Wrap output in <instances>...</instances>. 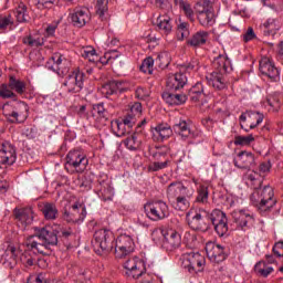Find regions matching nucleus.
I'll return each mask as SVG.
<instances>
[{
	"label": "nucleus",
	"instance_id": "nucleus-49",
	"mask_svg": "<svg viewBox=\"0 0 283 283\" xmlns=\"http://www.w3.org/2000/svg\"><path fill=\"white\" fill-rule=\"evenodd\" d=\"M155 63L161 69L168 67L169 63H171V55L168 52H161L157 55Z\"/></svg>",
	"mask_w": 283,
	"mask_h": 283
},
{
	"label": "nucleus",
	"instance_id": "nucleus-6",
	"mask_svg": "<svg viewBox=\"0 0 283 283\" xmlns=\"http://www.w3.org/2000/svg\"><path fill=\"white\" fill-rule=\"evenodd\" d=\"M256 190L251 195V200L260 211H269L275 207V199H273L274 192L271 186L264 188H255Z\"/></svg>",
	"mask_w": 283,
	"mask_h": 283
},
{
	"label": "nucleus",
	"instance_id": "nucleus-45",
	"mask_svg": "<svg viewBox=\"0 0 283 283\" xmlns=\"http://www.w3.org/2000/svg\"><path fill=\"white\" fill-rule=\"evenodd\" d=\"M14 28V20L12 15H0V34L7 32V30H12Z\"/></svg>",
	"mask_w": 283,
	"mask_h": 283
},
{
	"label": "nucleus",
	"instance_id": "nucleus-40",
	"mask_svg": "<svg viewBox=\"0 0 283 283\" xmlns=\"http://www.w3.org/2000/svg\"><path fill=\"white\" fill-rule=\"evenodd\" d=\"M13 14L18 23H25V21H28L29 19L28 7H25L23 2H20L15 10L13 11Z\"/></svg>",
	"mask_w": 283,
	"mask_h": 283
},
{
	"label": "nucleus",
	"instance_id": "nucleus-46",
	"mask_svg": "<svg viewBox=\"0 0 283 283\" xmlns=\"http://www.w3.org/2000/svg\"><path fill=\"white\" fill-rule=\"evenodd\" d=\"M23 43L30 48H40V45H43L44 40L41 35L34 34L23 38Z\"/></svg>",
	"mask_w": 283,
	"mask_h": 283
},
{
	"label": "nucleus",
	"instance_id": "nucleus-25",
	"mask_svg": "<svg viewBox=\"0 0 283 283\" xmlns=\"http://www.w3.org/2000/svg\"><path fill=\"white\" fill-rule=\"evenodd\" d=\"M259 70L261 74H264L265 76L271 78V81L280 80V71L277 70V67H275L273 61H271V59L266 56L261 59Z\"/></svg>",
	"mask_w": 283,
	"mask_h": 283
},
{
	"label": "nucleus",
	"instance_id": "nucleus-47",
	"mask_svg": "<svg viewBox=\"0 0 283 283\" xmlns=\"http://www.w3.org/2000/svg\"><path fill=\"white\" fill-rule=\"evenodd\" d=\"M108 3H109V0H96L95 10L99 19H105V14H107V10H108V7H107Z\"/></svg>",
	"mask_w": 283,
	"mask_h": 283
},
{
	"label": "nucleus",
	"instance_id": "nucleus-5",
	"mask_svg": "<svg viewBox=\"0 0 283 283\" xmlns=\"http://www.w3.org/2000/svg\"><path fill=\"white\" fill-rule=\"evenodd\" d=\"M19 262L24 264V266H32L34 264V260L28 254V251L23 252L21 247L9 245L4 254V265L9 269H14Z\"/></svg>",
	"mask_w": 283,
	"mask_h": 283
},
{
	"label": "nucleus",
	"instance_id": "nucleus-52",
	"mask_svg": "<svg viewBox=\"0 0 283 283\" xmlns=\"http://www.w3.org/2000/svg\"><path fill=\"white\" fill-rule=\"evenodd\" d=\"M140 72L144 74H154V57H146L143 61Z\"/></svg>",
	"mask_w": 283,
	"mask_h": 283
},
{
	"label": "nucleus",
	"instance_id": "nucleus-12",
	"mask_svg": "<svg viewBox=\"0 0 283 283\" xmlns=\"http://www.w3.org/2000/svg\"><path fill=\"white\" fill-rule=\"evenodd\" d=\"M155 161L148 165V171H161L171 167V156H169V148L167 146L157 147L153 153Z\"/></svg>",
	"mask_w": 283,
	"mask_h": 283
},
{
	"label": "nucleus",
	"instance_id": "nucleus-34",
	"mask_svg": "<svg viewBox=\"0 0 283 283\" xmlns=\"http://www.w3.org/2000/svg\"><path fill=\"white\" fill-rule=\"evenodd\" d=\"M208 84L214 87L216 90H224V73L213 72L207 76Z\"/></svg>",
	"mask_w": 283,
	"mask_h": 283
},
{
	"label": "nucleus",
	"instance_id": "nucleus-61",
	"mask_svg": "<svg viewBox=\"0 0 283 283\" xmlns=\"http://www.w3.org/2000/svg\"><path fill=\"white\" fill-rule=\"evenodd\" d=\"M130 114L132 116H136L139 117L140 114H143V104H140L139 102H135L132 106H130Z\"/></svg>",
	"mask_w": 283,
	"mask_h": 283
},
{
	"label": "nucleus",
	"instance_id": "nucleus-60",
	"mask_svg": "<svg viewBox=\"0 0 283 283\" xmlns=\"http://www.w3.org/2000/svg\"><path fill=\"white\" fill-rule=\"evenodd\" d=\"M61 23V19L54 20L52 23L48 24L45 32L48 36H54L56 32V28H59V24Z\"/></svg>",
	"mask_w": 283,
	"mask_h": 283
},
{
	"label": "nucleus",
	"instance_id": "nucleus-35",
	"mask_svg": "<svg viewBox=\"0 0 283 283\" xmlns=\"http://www.w3.org/2000/svg\"><path fill=\"white\" fill-rule=\"evenodd\" d=\"M163 98L168 105H182L187 103V95L185 94H174L166 92L163 94Z\"/></svg>",
	"mask_w": 283,
	"mask_h": 283
},
{
	"label": "nucleus",
	"instance_id": "nucleus-33",
	"mask_svg": "<svg viewBox=\"0 0 283 283\" xmlns=\"http://www.w3.org/2000/svg\"><path fill=\"white\" fill-rule=\"evenodd\" d=\"M214 67H217V72L221 74H227V72H231V60L226 54L219 55L213 61Z\"/></svg>",
	"mask_w": 283,
	"mask_h": 283
},
{
	"label": "nucleus",
	"instance_id": "nucleus-32",
	"mask_svg": "<svg viewBox=\"0 0 283 283\" xmlns=\"http://www.w3.org/2000/svg\"><path fill=\"white\" fill-rule=\"evenodd\" d=\"M280 28H282V25L280 24V20L274 19V18H269L263 23V34H264V36H275V34H277Z\"/></svg>",
	"mask_w": 283,
	"mask_h": 283
},
{
	"label": "nucleus",
	"instance_id": "nucleus-13",
	"mask_svg": "<svg viewBox=\"0 0 283 283\" xmlns=\"http://www.w3.org/2000/svg\"><path fill=\"white\" fill-rule=\"evenodd\" d=\"M2 109L4 116H7L10 123H24V120L28 118V104L23 102L15 103L14 109L12 112H10V105L8 104H4Z\"/></svg>",
	"mask_w": 283,
	"mask_h": 283
},
{
	"label": "nucleus",
	"instance_id": "nucleus-63",
	"mask_svg": "<svg viewBox=\"0 0 283 283\" xmlns=\"http://www.w3.org/2000/svg\"><path fill=\"white\" fill-rule=\"evenodd\" d=\"M123 123L127 126L128 130L132 132V127H134V125H136V116L134 115H127Z\"/></svg>",
	"mask_w": 283,
	"mask_h": 283
},
{
	"label": "nucleus",
	"instance_id": "nucleus-41",
	"mask_svg": "<svg viewBox=\"0 0 283 283\" xmlns=\"http://www.w3.org/2000/svg\"><path fill=\"white\" fill-rule=\"evenodd\" d=\"M254 271L258 273V275H261V277H269V275H271L273 272V266L264 261H260L255 264Z\"/></svg>",
	"mask_w": 283,
	"mask_h": 283
},
{
	"label": "nucleus",
	"instance_id": "nucleus-8",
	"mask_svg": "<svg viewBox=\"0 0 283 283\" xmlns=\"http://www.w3.org/2000/svg\"><path fill=\"white\" fill-rule=\"evenodd\" d=\"M151 235L155 241H158V238H164L163 247L166 251H176L181 244L180 233L176 230L155 229Z\"/></svg>",
	"mask_w": 283,
	"mask_h": 283
},
{
	"label": "nucleus",
	"instance_id": "nucleus-30",
	"mask_svg": "<svg viewBox=\"0 0 283 283\" xmlns=\"http://www.w3.org/2000/svg\"><path fill=\"white\" fill-rule=\"evenodd\" d=\"M174 132H176L184 140H187V138H198L200 136V133L191 130L185 120L175 124Z\"/></svg>",
	"mask_w": 283,
	"mask_h": 283
},
{
	"label": "nucleus",
	"instance_id": "nucleus-62",
	"mask_svg": "<svg viewBox=\"0 0 283 283\" xmlns=\"http://www.w3.org/2000/svg\"><path fill=\"white\" fill-rule=\"evenodd\" d=\"M132 85L128 82L125 81H116L115 92L118 94V92H127Z\"/></svg>",
	"mask_w": 283,
	"mask_h": 283
},
{
	"label": "nucleus",
	"instance_id": "nucleus-1",
	"mask_svg": "<svg viewBox=\"0 0 283 283\" xmlns=\"http://www.w3.org/2000/svg\"><path fill=\"white\" fill-rule=\"evenodd\" d=\"M187 220L191 229L198 231H207L209 229V222H211L220 238L227 235L229 231L227 214L221 210H213L210 214L205 210H200L199 212L190 211L187 213Z\"/></svg>",
	"mask_w": 283,
	"mask_h": 283
},
{
	"label": "nucleus",
	"instance_id": "nucleus-2",
	"mask_svg": "<svg viewBox=\"0 0 283 283\" xmlns=\"http://www.w3.org/2000/svg\"><path fill=\"white\" fill-rule=\"evenodd\" d=\"M33 235L27 238L24 244L27 249L35 250L38 253H43V249H50L59 244V231L46 226L44 228H33Z\"/></svg>",
	"mask_w": 283,
	"mask_h": 283
},
{
	"label": "nucleus",
	"instance_id": "nucleus-56",
	"mask_svg": "<svg viewBox=\"0 0 283 283\" xmlns=\"http://www.w3.org/2000/svg\"><path fill=\"white\" fill-rule=\"evenodd\" d=\"M101 198L104 201L112 200L114 198V188L109 185L104 186L101 191Z\"/></svg>",
	"mask_w": 283,
	"mask_h": 283
},
{
	"label": "nucleus",
	"instance_id": "nucleus-7",
	"mask_svg": "<svg viewBox=\"0 0 283 283\" xmlns=\"http://www.w3.org/2000/svg\"><path fill=\"white\" fill-rule=\"evenodd\" d=\"M195 12L200 25L203 28H211V25L216 24V11L209 0L197 2L195 4Z\"/></svg>",
	"mask_w": 283,
	"mask_h": 283
},
{
	"label": "nucleus",
	"instance_id": "nucleus-14",
	"mask_svg": "<svg viewBox=\"0 0 283 283\" xmlns=\"http://www.w3.org/2000/svg\"><path fill=\"white\" fill-rule=\"evenodd\" d=\"M84 83L85 73L77 67L67 75L66 80L64 81V87H66L67 92L78 94V92L83 90Z\"/></svg>",
	"mask_w": 283,
	"mask_h": 283
},
{
	"label": "nucleus",
	"instance_id": "nucleus-24",
	"mask_svg": "<svg viewBox=\"0 0 283 283\" xmlns=\"http://www.w3.org/2000/svg\"><path fill=\"white\" fill-rule=\"evenodd\" d=\"M87 217V210L83 203H75L71 207L69 212L64 213V218L67 222L81 223Z\"/></svg>",
	"mask_w": 283,
	"mask_h": 283
},
{
	"label": "nucleus",
	"instance_id": "nucleus-3",
	"mask_svg": "<svg viewBox=\"0 0 283 283\" xmlns=\"http://www.w3.org/2000/svg\"><path fill=\"white\" fill-rule=\"evenodd\" d=\"M125 275L132 280L143 277L140 283H157L158 276L154 274H145V260L139 256H132L124 262ZM144 275V276H143Z\"/></svg>",
	"mask_w": 283,
	"mask_h": 283
},
{
	"label": "nucleus",
	"instance_id": "nucleus-44",
	"mask_svg": "<svg viewBox=\"0 0 283 283\" xmlns=\"http://www.w3.org/2000/svg\"><path fill=\"white\" fill-rule=\"evenodd\" d=\"M9 87L11 91L17 92V94H23V92H25V82L18 80L14 76H10Z\"/></svg>",
	"mask_w": 283,
	"mask_h": 283
},
{
	"label": "nucleus",
	"instance_id": "nucleus-17",
	"mask_svg": "<svg viewBox=\"0 0 283 283\" xmlns=\"http://www.w3.org/2000/svg\"><path fill=\"white\" fill-rule=\"evenodd\" d=\"M191 70H196L195 64H189L187 67L182 66L179 73L169 75L166 82L168 90H182L187 85V75L182 72H191Z\"/></svg>",
	"mask_w": 283,
	"mask_h": 283
},
{
	"label": "nucleus",
	"instance_id": "nucleus-48",
	"mask_svg": "<svg viewBox=\"0 0 283 283\" xmlns=\"http://www.w3.org/2000/svg\"><path fill=\"white\" fill-rule=\"evenodd\" d=\"M245 178L248 180V184L249 185H252L254 187V189H258V187H260L261 182H262V175L253 171V170H250L247 175H245Z\"/></svg>",
	"mask_w": 283,
	"mask_h": 283
},
{
	"label": "nucleus",
	"instance_id": "nucleus-16",
	"mask_svg": "<svg viewBox=\"0 0 283 283\" xmlns=\"http://www.w3.org/2000/svg\"><path fill=\"white\" fill-rule=\"evenodd\" d=\"M95 247L102 251H114V232L107 229H99L94 233Z\"/></svg>",
	"mask_w": 283,
	"mask_h": 283
},
{
	"label": "nucleus",
	"instance_id": "nucleus-29",
	"mask_svg": "<svg viewBox=\"0 0 283 283\" xmlns=\"http://www.w3.org/2000/svg\"><path fill=\"white\" fill-rule=\"evenodd\" d=\"M156 27L166 36L174 31V23L171 22V15L169 13H160L156 19Z\"/></svg>",
	"mask_w": 283,
	"mask_h": 283
},
{
	"label": "nucleus",
	"instance_id": "nucleus-20",
	"mask_svg": "<svg viewBox=\"0 0 283 283\" xmlns=\"http://www.w3.org/2000/svg\"><path fill=\"white\" fill-rule=\"evenodd\" d=\"M17 163V148L10 142H4L0 145V165L11 167Z\"/></svg>",
	"mask_w": 283,
	"mask_h": 283
},
{
	"label": "nucleus",
	"instance_id": "nucleus-9",
	"mask_svg": "<svg viewBox=\"0 0 283 283\" xmlns=\"http://www.w3.org/2000/svg\"><path fill=\"white\" fill-rule=\"evenodd\" d=\"M90 160L80 150H71L66 156L65 169L71 174H83L87 169Z\"/></svg>",
	"mask_w": 283,
	"mask_h": 283
},
{
	"label": "nucleus",
	"instance_id": "nucleus-21",
	"mask_svg": "<svg viewBox=\"0 0 283 283\" xmlns=\"http://www.w3.org/2000/svg\"><path fill=\"white\" fill-rule=\"evenodd\" d=\"M206 253L210 262H224L227 260V253H224V248L213 241L206 243Z\"/></svg>",
	"mask_w": 283,
	"mask_h": 283
},
{
	"label": "nucleus",
	"instance_id": "nucleus-51",
	"mask_svg": "<svg viewBox=\"0 0 283 283\" xmlns=\"http://www.w3.org/2000/svg\"><path fill=\"white\" fill-rule=\"evenodd\" d=\"M101 94H103V96H112L113 94H117L116 93V81H112L108 82L106 84H104L101 87Z\"/></svg>",
	"mask_w": 283,
	"mask_h": 283
},
{
	"label": "nucleus",
	"instance_id": "nucleus-27",
	"mask_svg": "<svg viewBox=\"0 0 283 283\" xmlns=\"http://www.w3.org/2000/svg\"><path fill=\"white\" fill-rule=\"evenodd\" d=\"M92 19V14L90 13V9L87 8H76L71 13V21L77 28H83V25L90 23Z\"/></svg>",
	"mask_w": 283,
	"mask_h": 283
},
{
	"label": "nucleus",
	"instance_id": "nucleus-50",
	"mask_svg": "<svg viewBox=\"0 0 283 283\" xmlns=\"http://www.w3.org/2000/svg\"><path fill=\"white\" fill-rule=\"evenodd\" d=\"M124 144L127 149H130V151H135V149L140 147V140H138V136L136 134H133L127 139H125Z\"/></svg>",
	"mask_w": 283,
	"mask_h": 283
},
{
	"label": "nucleus",
	"instance_id": "nucleus-57",
	"mask_svg": "<svg viewBox=\"0 0 283 283\" xmlns=\"http://www.w3.org/2000/svg\"><path fill=\"white\" fill-rule=\"evenodd\" d=\"M0 98H14V92H12L10 84L0 85Z\"/></svg>",
	"mask_w": 283,
	"mask_h": 283
},
{
	"label": "nucleus",
	"instance_id": "nucleus-55",
	"mask_svg": "<svg viewBox=\"0 0 283 283\" xmlns=\"http://www.w3.org/2000/svg\"><path fill=\"white\" fill-rule=\"evenodd\" d=\"M91 114L95 120H98V118L105 117V106L103 104H95L92 107Z\"/></svg>",
	"mask_w": 283,
	"mask_h": 283
},
{
	"label": "nucleus",
	"instance_id": "nucleus-11",
	"mask_svg": "<svg viewBox=\"0 0 283 283\" xmlns=\"http://www.w3.org/2000/svg\"><path fill=\"white\" fill-rule=\"evenodd\" d=\"M144 211L149 220L153 222H158L169 218V206L163 200L149 201L144 205Z\"/></svg>",
	"mask_w": 283,
	"mask_h": 283
},
{
	"label": "nucleus",
	"instance_id": "nucleus-58",
	"mask_svg": "<svg viewBox=\"0 0 283 283\" xmlns=\"http://www.w3.org/2000/svg\"><path fill=\"white\" fill-rule=\"evenodd\" d=\"M283 0H263V6L265 8H271V10H282Z\"/></svg>",
	"mask_w": 283,
	"mask_h": 283
},
{
	"label": "nucleus",
	"instance_id": "nucleus-42",
	"mask_svg": "<svg viewBox=\"0 0 283 283\" xmlns=\"http://www.w3.org/2000/svg\"><path fill=\"white\" fill-rule=\"evenodd\" d=\"M189 23L179 19V23H177V40L185 41L189 36Z\"/></svg>",
	"mask_w": 283,
	"mask_h": 283
},
{
	"label": "nucleus",
	"instance_id": "nucleus-39",
	"mask_svg": "<svg viewBox=\"0 0 283 283\" xmlns=\"http://www.w3.org/2000/svg\"><path fill=\"white\" fill-rule=\"evenodd\" d=\"M111 127L115 136H127V134H132V130L120 120L115 119L111 122Z\"/></svg>",
	"mask_w": 283,
	"mask_h": 283
},
{
	"label": "nucleus",
	"instance_id": "nucleus-36",
	"mask_svg": "<svg viewBox=\"0 0 283 283\" xmlns=\"http://www.w3.org/2000/svg\"><path fill=\"white\" fill-rule=\"evenodd\" d=\"M207 41H209V32L198 31L189 40V44L192 45V48H198L200 45H205V43H207Z\"/></svg>",
	"mask_w": 283,
	"mask_h": 283
},
{
	"label": "nucleus",
	"instance_id": "nucleus-19",
	"mask_svg": "<svg viewBox=\"0 0 283 283\" xmlns=\"http://www.w3.org/2000/svg\"><path fill=\"white\" fill-rule=\"evenodd\" d=\"M232 218L238 229H249L255 226V214L249 210H234Z\"/></svg>",
	"mask_w": 283,
	"mask_h": 283
},
{
	"label": "nucleus",
	"instance_id": "nucleus-4",
	"mask_svg": "<svg viewBox=\"0 0 283 283\" xmlns=\"http://www.w3.org/2000/svg\"><path fill=\"white\" fill-rule=\"evenodd\" d=\"M113 251L115 258H127V255H132V253L136 251V241L132 233L124 231L115 238V242H113Z\"/></svg>",
	"mask_w": 283,
	"mask_h": 283
},
{
	"label": "nucleus",
	"instance_id": "nucleus-31",
	"mask_svg": "<svg viewBox=\"0 0 283 283\" xmlns=\"http://www.w3.org/2000/svg\"><path fill=\"white\" fill-rule=\"evenodd\" d=\"M153 138L154 140H157L158 143L163 140H167L169 136H171L172 130L171 127L167 124H158L157 126L151 128Z\"/></svg>",
	"mask_w": 283,
	"mask_h": 283
},
{
	"label": "nucleus",
	"instance_id": "nucleus-59",
	"mask_svg": "<svg viewBox=\"0 0 283 283\" xmlns=\"http://www.w3.org/2000/svg\"><path fill=\"white\" fill-rule=\"evenodd\" d=\"M209 200V190L207 187L201 186L198 190L197 202H207Z\"/></svg>",
	"mask_w": 283,
	"mask_h": 283
},
{
	"label": "nucleus",
	"instance_id": "nucleus-15",
	"mask_svg": "<svg viewBox=\"0 0 283 283\" xmlns=\"http://www.w3.org/2000/svg\"><path fill=\"white\" fill-rule=\"evenodd\" d=\"M81 56L83 59H86L90 61V63H97L99 61L103 65H107L112 59H118V54H116V51L113 52H106L104 54V57H99L98 53H96V49L94 46H84L80 50Z\"/></svg>",
	"mask_w": 283,
	"mask_h": 283
},
{
	"label": "nucleus",
	"instance_id": "nucleus-22",
	"mask_svg": "<svg viewBox=\"0 0 283 283\" xmlns=\"http://www.w3.org/2000/svg\"><path fill=\"white\" fill-rule=\"evenodd\" d=\"M193 188H187L180 181L170 184L167 189V197L170 201H174L182 196H193Z\"/></svg>",
	"mask_w": 283,
	"mask_h": 283
},
{
	"label": "nucleus",
	"instance_id": "nucleus-23",
	"mask_svg": "<svg viewBox=\"0 0 283 283\" xmlns=\"http://www.w3.org/2000/svg\"><path fill=\"white\" fill-rule=\"evenodd\" d=\"M49 67L56 72V74H65L71 65L70 60L61 53H54L48 63Z\"/></svg>",
	"mask_w": 283,
	"mask_h": 283
},
{
	"label": "nucleus",
	"instance_id": "nucleus-26",
	"mask_svg": "<svg viewBox=\"0 0 283 283\" xmlns=\"http://www.w3.org/2000/svg\"><path fill=\"white\" fill-rule=\"evenodd\" d=\"M234 167L238 169H251L255 167V155L251 151H241L234 157Z\"/></svg>",
	"mask_w": 283,
	"mask_h": 283
},
{
	"label": "nucleus",
	"instance_id": "nucleus-38",
	"mask_svg": "<svg viewBox=\"0 0 283 283\" xmlns=\"http://www.w3.org/2000/svg\"><path fill=\"white\" fill-rule=\"evenodd\" d=\"M192 197L193 196L182 195L181 197H178L170 202H172V206L177 211H187L190 206L189 200H191Z\"/></svg>",
	"mask_w": 283,
	"mask_h": 283
},
{
	"label": "nucleus",
	"instance_id": "nucleus-10",
	"mask_svg": "<svg viewBox=\"0 0 283 283\" xmlns=\"http://www.w3.org/2000/svg\"><path fill=\"white\" fill-rule=\"evenodd\" d=\"M206 259L200 252L188 251L181 255V265L190 273H201L205 271Z\"/></svg>",
	"mask_w": 283,
	"mask_h": 283
},
{
	"label": "nucleus",
	"instance_id": "nucleus-43",
	"mask_svg": "<svg viewBox=\"0 0 283 283\" xmlns=\"http://www.w3.org/2000/svg\"><path fill=\"white\" fill-rule=\"evenodd\" d=\"M42 213L46 220H56V216H59V210L54 203H44L42 208Z\"/></svg>",
	"mask_w": 283,
	"mask_h": 283
},
{
	"label": "nucleus",
	"instance_id": "nucleus-53",
	"mask_svg": "<svg viewBox=\"0 0 283 283\" xmlns=\"http://www.w3.org/2000/svg\"><path fill=\"white\" fill-rule=\"evenodd\" d=\"M253 140H255V137H253V135H247V136L239 135L234 138V145H240L241 147H247V146L251 145V143H253Z\"/></svg>",
	"mask_w": 283,
	"mask_h": 283
},
{
	"label": "nucleus",
	"instance_id": "nucleus-54",
	"mask_svg": "<svg viewBox=\"0 0 283 283\" xmlns=\"http://www.w3.org/2000/svg\"><path fill=\"white\" fill-rule=\"evenodd\" d=\"M263 105L268 107L269 112H277V109H280V101L274 96H269Z\"/></svg>",
	"mask_w": 283,
	"mask_h": 283
},
{
	"label": "nucleus",
	"instance_id": "nucleus-37",
	"mask_svg": "<svg viewBox=\"0 0 283 283\" xmlns=\"http://www.w3.org/2000/svg\"><path fill=\"white\" fill-rule=\"evenodd\" d=\"M176 6H179V9L184 14H186L189 21H196V11L191 8V4L185 0H175Z\"/></svg>",
	"mask_w": 283,
	"mask_h": 283
},
{
	"label": "nucleus",
	"instance_id": "nucleus-28",
	"mask_svg": "<svg viewBox=\"0 0 283 283\" xmlns=\"http://www.w3.org/2000/svg\"><path fill=\"white\" fill-rule=\"evenodd\" d=\"M15 219H17V224L19 229H21L22 231H25V227H28L29 224H32V220L34 219V216L30 208H25V209L15 211Z\"/></svg>",
	"mask_w": 283,
	"mask_h": 283
},
{
	"label": "nucleus",
	"instance_id": "nucleus-64",
	"mask_svg": "<svg viewBox=\"0 0 283 283\" xmlns=\"http://www.w3.org/2000/svg\"><path fill=\"white\" fill-rule=\"evenodd\" d=\"M273 253L277 255V258H283V242L275 243Z\"/></svg>",
	"mask_w": 283,
	"mask_h": 283
},
{
	"label": "nucleus",
	"instance_id": "nucleus-18",
	"mask_svg": "<svg viewBox=\"0 0 283 283\" xmlns=\"http://www.w3.org/2000/svg\"><path fill=\"white\" fill-rule=\"evenodd\" d=\"M262 120H264V115L260 112L248 111L240 116V125L245 132L255 129L258 125L262 124Z\"/></svg>",
	"mask_w": 283,
	"mask_h": 283
}]
</instances>
